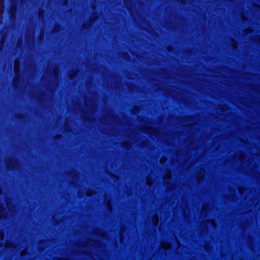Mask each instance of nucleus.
<instances>
[{
    "label": "nucleus",
    "instance_id": "obj_4",
    "mask_svg": "<svg viewBox=\"0 0 260 260\" xmlns=\"http://www.w3.org/2000/svg\"><path fill=\"white\" fill-rule=\"evenodd\" d=\"M15 84H16V82H15V81L14 82V86L15 85Z\"/></svg>",
    "mask_w": 260,
    "mask_h": 260
},
{
    "label": "nucleus",
    "instance_id": "obj_5",
    "mask_svg": "<svg viewBox=\"0 0 260 260\" xmlns=\"http://www.w3.org/2000/svg\"><path fill=\"white\" fill-rule=\"evenodd\" d=\"M1 252H2V250H1V249H0V254L1 253Z\"/></svg>",
    "mask_w": 260,
    "mask_h": 260
},
{
    "label": "nucleus",
    "instance_id": "obj_3",
    "mask_svg": "<svg viewBox=\"0 0 260 260\" xmlns=\"http://www.w3.org/2000/svg\"><path fill=\"white\" fill-rule=\"evenodd\" d=\"M5 247H9V246L8 245V244H5Z\"/></svg>",
    "mask_w": 260,
    "mask_h": 260
},
{
    "label": "nucleus",
    "instance_id": "obj_1",
    "mask_svg": "<svg viewBox=\"0 0 260 260\" xmlns=\"http://www.w3.org/2000/svg\"><path fill=\"white\" fill-rule=\"evenodd\" d=\"M17 9V5L16 4L14 5L13 3H12V5L9 11V14L11 18L12 19L15 17Z\"/></svg>",
    "mask_w": 260,
    "mask_h": 260
},
{
    "label": "nucleus",
    "instance_id": "obj_2",
    "mask_svg": "<svg viewBox=\"0 0 260 260\" xmlns=\"http://www.w3.org/2000/svg\"><path fill=\"white\" fill-rule=\"evenodd\" d=\"M18 118L20 119H22L23 118V116L21 114L18 116Z\"/></svg>",
    "mask_w": 260,
    "mask_h": 260
}]
</instances>
